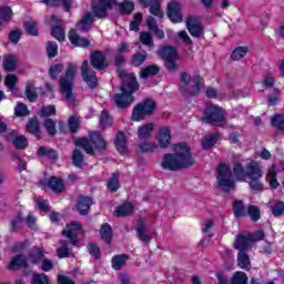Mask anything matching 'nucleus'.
<instances>
[{
    "instance_id": "obj_1",
    "label": "nucleus",
    "mask_w": 284,
    "mask_h": 284,
    "mask_svg": "<svg viewBox=\"0 0 284 284\" xmlns=\"http://www.w3.org/2000/svg\"><path fill=\"white\" fill-rule=\"evenodd\" d=\"M233 174L237 181H247L248 186L253 192H263L265 186L261 179H263V166L256 161L248 162L245 166L241 163L233 165Z\"/></svg>"
},
{
    "instance_id": "obj_2",
    "label": "nucleus",
    "mask_w": 284,
    "mask_h": 284,
    "mask_svg": "<svg viewBox=\"0 0 284 284\" xmlns=\"http://www.w3.org/2000/svg\"><path fill=\"white\" fill-rule=\"evenodd\" d=\"M173 152V154H164L162 159L163 170L179 172V170H185L194 165V158H192V153H190V146L185 143L175 144Z\"/></svg>"
},
{
    "instance_id": "obj_3",
    "label": "nucleus",
    "mask_w": 284,
    "mask_h": 284,
    "mask_svg": "<svg viewBox=\"0 0 284 284\" xmlns=\"http://www.w3.org/2000/svg\"><path fill=\"white\" fill-rule=\"evenodd\" d=\"M118 74L122 81L121 93L114 95V102L118 108H130L134 103V92L139 90V82H136V75L134 73H128L123 69L118 70Z\"/></svg>"
},
{
    "instance_id": "obj_4",
    "label": "nucleus",
    "mask_w": 284,
    "mask_h": 284,
    "mask_svg": "<svg viewBox=\"0 0 284 284\" xmlns=\"http://www.w3.org/2000/svg\"><path fill=\"white\" fill-rule=\"evenodd\" d=\"M75 145H77V148H82V150H84V152H87V154L92 155V154H94V149L92 148V145L97 150H105L108 143L105 142L103 136H101V133L92 132L89 135V140L85 138H81L75 141Z\"/></svg>"
},
{
    "instance_id": "obj_5",
    "label": "nucleus",
    "mask_w": 284,
    "mask_h": 284,
    "mask_svg": "<svg viewBox=\"0 0 284 284\" xmlns=\"http://www.w3.org/2000/svg\"><path fill=\"white\" fill-rule=\"evenodd\" d=\"M180 81L183 83L180 90L184 97H196L201 92V75L192 78L187 72H183L181 73Z\"/></svg>"
},
{
    "instance_id": "obj_6",
    "label": "nucleus",
    "mask_w": 284,
    "mask_h": 284,
    "mask_svg": "<svg viewBox=\"0 0 284 284\" xmlns=\"http://www.w3.org/2000/svg\"><path fill=\"white\" fill-rule=\"evenodd\" d=\"M216 181L217 186L223 192H230L235 187V182L232 178V170L225 163H220V165L217 166Z\"/></svg>"
},
{
    "instance_id": "obj_7",
    "label": "nucleus",
    "mask_w": 284,
    "mask_h": 284,
    "mask_svg": "<svg viewBox=\"0 0 284 284\" xmlns=\"http://www.w3.org/2000/svg\"><path fill=\"white\" fill-rule=\"evenodd\" d=\"M155 111L156 102L150 98H146L134 106L131 120L143 121L146 116H152Z\"/></svg>"
},
{
    "instance_id": "obj_8",
    "label": "nucleus",
    "mask_w": 284,
    "mask_h": 284,
    "mask_svg": "<svg viewBox=\"0 0 284 284\" xmlns=\"http://www.w3.org/2000/svg\"><path fill=\"white\" fill-rule=\"evenodd\" d=\"M77 74V65L69 64L65 75L60 80V90L65 95L67 101L74 103V94H72V82Z\"/></svg>"
},
{
    "instance_id": "obj_9",
    "label": "nucleus",
    "mask_w": 284,
    "mask_h": 284,
    "mask_svg": "<svg viewBox=\"0 0 284 284\" xmlns=\"http://www.w3.org/2000/svg\"><path fill=\"white\" fill-rule=\"evenodd\" d=\"M204 118L210 125H217L219 128H225V125H227L225 110L221 106L209 105L204 112Z\"/></svg>"
},
{
    "instance_id": "obj_10",
    "label": "nucleus",
    "mask_w": 284,
    "mask_h": 284,
    "mask_svg": "<svg viewBox=\"0 0 284 284\" xmlns=\"http://www.w3.org/2000/svg\"><path fill=\"white\" fill-rule=\"evenodd\" d=\"M116 0H93L92 12L98 19H105L108 17V10H112Z\"/></svg>"
},
{
    "instance_id": "obj_11",
    "label": "nucleus",
    "mask_w": 284,
    "mask_h": 284,
    "mask_svg": "<svg viewBox=\"0 0 284 284\" xmlns=\"http://www.w3.org/2000/svg\"><path fill=\"white\" fill-rule=\"evenodd\" d=\"M158 54L165 61V65L170 72H174L176 70V60L179 59V53H176V49L174 47H164Z\"/></svg>"
},
{
    "instance_id": "obj_12",
    "label": "nucleus",
    "mask_w": 284,
    "mask_h": 284,
    "mask_svg": "<svg viewBox=\"0 0 284 284\" xmlns=\"http://www.w3.org/2000/svg\"><path fill=\"white\" fill-rule=\"evenodd\" d=\"M83 234V225L81 223L73 221L67 225V227L62 231V236L70 240L72 245H77L79 243V236Z\"/></svg>"
},
{
    "instance_id": "obj_13",
    "label": "nucleus",
    "mask_w": 284,
    "mask_h": 284,
    "mask_svg": "<svg viewBox=\"0 0 284 284\" xmlns=\"http://www.w3.org/2000/svg\"><path fill=\"white\" fill-rule=\"evenodd\" d=\"M81 77L90 88H97L99 85L97 72H94V70L90 68L88 60H84L82 62Z\"/></svg>"
},
{
    "instance_id": "obj_14",
    "label": "nucleus",
    "mask_w": 284,
    "mask_h": 284,
    "mask_svg": "<svg viewBox=\"0 0 284 284\" xmlns=\"http://www.w3.org/2000/svg\"><path fill=\"white\" fill-rule=\"evenodd\" d=\"M91 65L95 70H105L108 68V58L102 51H93L91 53Z\"/></svg>"
},
{
    "instance_id": "obj_15",
    "label": "nucleus",
    "mask_w": 284,
    "mask_h": 284,
    "mask_svg": "<svg viewBox=\"0 0 284 284\" xmlns=\"http://www.w3.org/2000/svg\"><path fill=\"white\" fill-rule=\"evenodd\" d=\"M172 142V129L170 126H161L158 134V143L160 148H170Z\"/></svg>"
},
{
    "instance_id": "obj_16",
    "label": "nucleus",
    "mask_w": 284,
    "mask_h": 284,
    "mask_svg": "<svg viewBox=\"0 0 284 284\" xmlns=\"http://www.w3.org/2000/svg\"><path fill=\"white\" fill-rule=\"evenodd\" d=\"M168 17L173 23H181L183 16L181 14V4L176 1H172L168 6Z\"/></svg>"
},
{
    "instance_id": "obj_17",
    "label": "nucleus",
    "mask_w": 284,
    "mask_h": 284,
    "mask_svg": "<svg viewBox=\"0 0 284 284\" xmlns=\"http://www.w3.org/2000/svg\"><path fill=\"white\" fill-rule=\"evenodd\" d=\"M186 29L189 30L191 37L199 39L203 37V26L196 22V19L189 17L186 20Z\"/></svg>"
},
{
    "instance_id": "obj_18",
    "label": "nucleus",
    "mask_w": 284,
    "mask_h": 284,
    "mask_svg": "<svg viewBox=\"0 0 284 284\" xmlns=\"http://www.w3.org/2000/svg\"><path fill=\"white\" fill-rule=\"evenodd\" d=\"M144 8H150L151 14L163 19V11L161 10V0H140Z\"/></svg>"
},
{
    "instance_id": "obj_19",
    "label": "nucleus",
    "mask_w": 284,
    "mask_h": 284,
    "mask_svg": "<svg viewBox=\"0 0 284 284\" xmlns=\"http://www.w3.org/2000/svg\"><path fill=\"white\" fill-rule=\"evenodd\" d=\"M252 237H250V233L247 234H240L236 237V241L234 242L235 250H239L240 252H245L246 250H250V246L252 245Z\"/></svg>"
},
{
    "instance_id": "obj_20",
    "label": "nucleus",
    "mask_w": 284,
    "mask_h": 284,
    "mask_svg": "<svg viewBox=\"0 0 284 284\" xmlns=\"http://www.w3.org/2000/svg\"><path fill=\"white\" fill-rule=\"evenodd\" d=\"M72 243L70 240H60V247L57 248V254L60 258H69L72 256Z\"/></svg>"
},
{
    "instance_id": "obj_21",
    "label": "nucleus",
    "mask_w": 284,
    "mask_h": 284,
    "mask_svg": "<svg viewBox=\"0 0 284 284\" xmlns=\"http://www.w3.org/2000/svg\"><path fill=\"white\" fill-rule=\"evenodd\" d=\"M92 205V199L85 195H80L78 197V212H80V214L82 216L88 215V212H90V206Z\"/></svg>"
},
{
    "instance_id": "obj_22",
    "label": "nucleus",
    "mask_w": 284,
    "mask_h": 284,
    "mask_svg": "<svg viewBox=\"0 0 284 284\" xmlns=\"http://www.w3.org/2000/svg\"><path fill=\"white\" fill-rule=\"evenodd\" d=\"M93 23H94V16H92L91 12H87L82 17V19L77 23V28L82 32H88V30L92 28Z\"/></svg>"
},
{
    "instance_id": "obj_23",
    "label": "nucleus",
    "mask_w": 284,
    "mask_h": 284,
    "mask_svg": "<svg viewBox=\"0 0 284 284\" xmlns=\"http://www.w3.org/2000/svg\"><path fill=\"white\" fill-rule=\"evenodd\" d=\"M278 172V165L272 164L268 166L266 172V181L270 183L272 190H276L278 187V180H276V174Z\"/></svg>"
},
{
    "instance_id": "obj_24",
    "label": "nucleus",
    "mask_w": 284,
    "mask_h": 284,
    "mask_svg": "<svg viewBox=\"0 0 284 284\" xmlns=\"http://www.w3.org/2000/svg\"><path fill=\"white\" fill-rule=\"evenodd\" d=\"M69 41L72 45H78L79 48H88L90 45V41L85 38L79 37L74 29L69 32Z\"/></svg>"
},
{
    "instance_id": "obj_25",
    "label": "nucleus",
    "mask_w": 284,
    "mask_h": 284,
    "mask_svg": "<svg viewBox=\"0 0 284 284\" xmlns=\"http://www.w3.org/2000/svg\"><path fill=\"white\" fill-rule=\"evenodd\" d=\"M19 63V58L17 55L7 54L3 58L2 65L6 72H14L17 70V64Z\"/></svg>"
},
{
    "instance_id": "obj_26",
    "label": "nucleus",
    "mask_w": 284,
    "mask_h": 284,
    "mask_svg": "<svg viewBox=\"0 0 284 284\" xmlns=\"http://www.w3.org/2000/svg\"><path fill=\"white\" fill-rule=\"evenodd\" d=\"M26 128L29 134H33V136H36V139L38 140L41 139V128L39 125V120L37 118L30 119Z\"/></svg>"
},
{
    "instance_id": "obj_27",
    "label": "nucleus",
    "mask_w": 284,
    "mask_h": 284,
    "mask_svg": "<svg viewBox=\"0 0 284 284\" xmlns=\"http://www.w3.org/2000/svg\"><path fill=\"white\" fill-rule=\"evenodd\" d=\"M145 61H148V51L141 50V51L135 52L131 57L130 64L133 65V68H141V65H143V63H145Z\"/></svg>"
},
{
    "instance_id": "obj_28",
    "label": "nucleus",
    "mask_w": 284,
    "mask_h": 284,
    "mask_svg": "<svg viewBox=\"0 0 284 284\" xmlns=\"http://www.w3.org/2000/svg\"><path fill=\"white\" fill-rule=\"evenodd\" d=\"M136 236L142 243H150L152 241V237L148 234L145 231V221L139 220L136 225Z\"/></svg>"
},
{
    "instance_id": "obj_29",
    "label": "nucleus",
    "mask_w": 284,
    "mask_h": 284,
    "mask_svg": "<svg viewBox=\"0 0 284 284\" xmlns=\"http://www.w3.org/2000/svg\"><path fill=\"white\" fill-rule=\"evenodd\" d=\"M115 148L120 154L128 152V140L124 132H119L115 136Z\"/></svg>"
},
{
    "instance_id": "obj_30",
    "label": "nucleus",
    "mask_w": 284,
    "mask_h": 284,
    "mask_svg": "<svg viewBox=\"0 0 284 284\" xmlns=\"http://www.w3.org/2000/svg\"><path fill=\"white\" fill-rule=\"evenodd\" d=\"M22 267H28V258L24 255L14 256L9 264V270H21Z\"/></svg>"
},
{
    "instance_id": "obj_31",
    "label": "nucleus",
    "mask_w": 284,
    "mask_h": 284,
    "mask_svg": "<svg viewBox=\"0 0 284 284\" xmlns=\"http://www.w3.org/2000/svg\"><path fill=\"white\" fill-rule=\"evenodd\" d=\"M134 213L132 203L126 202L115 207V216H131Z\"/></svg>"
},
{
    "instance_id": "obj_32",
    "label": "nucleus",
    "mask_w": 284,
    "mask_h": 284,
    "mask_svg": "<svg viewBox=\"0 0 284 284\" xmlns=\"http://www.w3.org/2000/svg\"><path fill=\"white\" fill-rule=\"evenodd\" d=\"M160 69L156 64H151L142 68L140 71V79H150V77H156L159 74Z\"/></svg>"
},
{
    "instance_id": "obj_33",
    "label": "nucleus",
    "mask_w": 284,
    "mask_h": 284,
    "mask_svg": "<svg viewBox=\"0 0 284 284\" xmlns=\"http://www.w3.org/2000/svg\"><path fill=\"white\" fill-rule=\"evenodd\" d=\"M24 94L28 101H31V103H34V101L39 99V94H37V88L34 87V82L32 81L27 82Z\"/></svg>"
},
{
    "instance_id": "obj_34",
    "label": "nucleus",
    "mask_w": 284,
    "mask_h": 284,
    "mask_svg": "<svg viewBox=\"0 0 284 284\" xmlns=\"http://www.w3.org/2000/svg\"><path fill=\"white\" fill-rule=\"evenodd\" d=\"M38 156H45L50 161H57L59 159V154L53 149H48L45 146H40L38 149Z\"/></svg>"
},
{
    "instance_id": "obj_35",
    "label": "nucleus",
    "mask_w": 284,
    "mask_h": 284,
    "mask_svg": "<svg viewBox=\"0 0 284 284\" xmlns=\"http://www.w3.org/2000/svg\"><path fill=\"white\" fill-rule=\"evenodd\" d=\"M48 185L53 192L61 193L64 190L63 181L57 176H51L48 181Z\"/></svg>"
},
{
    "instance_id": "obj_36",
    "label": "nucleus",
    "mask_w": 284,
    "mask_h": 284,
    "mask_svg": "<svg viewBox=\"0 0 284 284\" xmlns=\"http://www.w3.org/2000/svg\"><path fill=\"white\" fill-rule=\"evenodd\" d=\"M237 265L241 267V270H250V265L252 263L250 262V256L245 251H240L237 254Z\"/></svg>"
},
{
    "instance_id": "obj_37",
    "label": "nucleus",
    "mask_w": 284,
    "mask_h": 284,
    "mask_svg": "<svg viewBox=\"0 0 284 284\" xmlns=\"http://www.w3.org/2000/svg\"><path fill=\"white\" fill-rule=\"evenodd\" d=\"M43 258V247H33L29 253V261L37 265Z\"/></svg>"
},
{
    "instance_id": "obj_38",
    "label": "nucleus",
    "mask_w": 284,
    "mask_h": 284,
    "mask_svg": "<svg viewBox=\"0 0 284 284\" xmlns=\"http://www.w3.org/2000/svg\"><path fill=\"white\" fill-rule=\"evenodd\" d=\"M128 254H121V255H114L112 257V267L113 270H121V267H124L125 263H128Z\"/></svg>"
},
{
    "instance_id": "obj_39",
    "label": "nucleus",
    "mask_w": 284,
    "mask_h": 284,
    "mask_svg": "<svg viewBox=\"0 0 284 284\" xmlns=\"http://www.w3.org/2000/svg\"><path fill=\"white\" fill-rule=\"evenodd\" d=\"M23 28L27 34L30 37H39V26L34 22V20H29L23 23Z\"/></svg>"
},
{
    "instance_id": "obj_40",
    "label": "nucleus",
    "mask_w": 284,
    "mask_h": 284,
    "mask_svg": "<svg viewBox=\"0 0 284 284\" xmlns=\"http://www.w3.org/2000/svg\"><path fill=\"white\" fill-rule=\"evenodd\" d=\"M51 36L58 41H65V30L61 28V23L52 24Z\"/></svg>"
},
{
    "instance_id": "obj_41",
    "label": "nucleus",
    "mask_w": 284,
    "mask_h": 284,
    "mask_svg": "<svg viewBox=\"0 0 284 284\" xmlns=\"http://www.w3.org/2000/svg\"><path fill=\"white\" fill-rule=\"evenodd\" d=\"M154 130L153 123H146L139 128L138 130V136L140 139H150V134H152V131Z\"/></svg>"
},
{
    "instance_id": "obj_42",
    "label": "nucleus",
    "mask_w": 284,
    "mask_h": 284,
    "mask_svg": "<svg viewBox=\"0 0 284 284\" xmlns=\"http://www.w3.org/2000/svg\"><path fill=\"white\" fill-rule=\"evenodd\" d=\"M100 234L102 241L106 242L108 245H110V242L112 241V226L110 224L105 223L100 229Z\"/></svg>"
},
{
    "instance_id": "obj_43",
    "label": "nucleus",
    "mask_w": 284,
    "mask_h": 284,
    "mask_svg": "<svg viewBox=\"0 0 284 284\" xmlns=\"http://www.w3.org/2000/svg\"><path fill=\"white\" fill-rule=\"evenodd\" d=\"M216 141H219L217 134L212 133L210 135H206L202 141L203 150H211V148H214V145H216Z\"/></svg>"
},
{
    "instance_id": "obj_44",
    "label": "nucleus",
    "mask_w": 284,
    "mask_h": 284,
    "mask_svg": "<svg viewBox=\"0 0 284 284\" xmlns=\"http://www.w3.org/2000/svg\"><path fill=\"white\" fill-rule=\"evenodd\" d=\"M12 19L11 7H0V26L8 23Z\"/></svg>"
},
{
    "instance_id": "obj_45",
    "label": "nucleus",
    "mask_w": 284,
    "mask_h": 284,
    "mask_svg": "<svg viewBox=\"0 0 284 284\" xmlns=\"http://www.w3.org/2000/svg\"><path fill=\"white\" fill-rule=\"evenodd\" d=\"M271 125L284 132V114H275L271 118Z\"/></svg>"
},
{
    "instance_id": "obj_46",
    "label": "nucleus",
    "mask_w": 284,
    "mask_h": 284,
    "mask_svg": "<svg viewBox=\"0 0 284 284\" xmlns=\"http://www.w3.org/2000/svg\"><path fill=\"white\" fill-rule=\"evenodd\" d=\"M106 187L109 192H116L121 187L119 184V173L112 174L111 179H109Z\"/></svg>"
},
{
    "instance_id": "obj_47",
    "label": "nucleus",
    "mask_w": 284,
    "mask_h": 284,
    "mask_svg": "<svg viewBox=\"0 0 284 284\" xmlns=\"http://www.w3.org/2000/svg\"><path fill=\"white\" fill-rule=\"evenodd\" d=\"M233 212L236 219H243L245 216V205H243V201H235L233 204Z\"/></svg>"
},
{
    "instance_id": "obj_48",
    "label": "nucleus",
    "mask_w": 284,
    "mask_h": 284,
    "mask_svg": "<svg viewBox=\"0 0 284 284\" xmlns=\"http://www.w3.org/2000/svg\"><path fill=\"white\" fill-rule=\"evenodd\" d=\"M43 126L45 128L49 136H55L57 134V123L52 119H45L43 122Z\"/></svg>"
},
{
    "instance_id": "obj_49",
    "label": "nucleus",
    "mask_w": 284,
    "mask_h": 284,
    "mask_svg": "<svg viewBox=\"0 0 284 284\" xmlns=\"http://www.w3.org/2000/svg\"><path fill=\"white\" fill-rule=\"evenodd\" d=\"M232 284H247V274L245 272L237 271L234 273L232 280Z\"/></svg>"
},
{
    "instance_id": "obj_50",
    "label": "nucleus",
    "mask_w": 284,
    "mask_h": 284,
    "mask_svg": "<svg viewBox=\"0 0 284 284\" xmlns=\"http://www.w3.org/2000/svg\"><path fill=\"white\" fill-rule=\"evenodd\" d=\"M248 50L247 47H237L231 54L232 61H239L247 54Z\"/></svg>"
},
{
    "instance_id": "obj_51",
    "label": "nucleus",
    "mask_w": 284,
    "mask_h": 284,
    "mask_svg": "<svg viewBox=\"0 0 284 284\" xmlns=\"http://www.w3.org/2000/svg\"><path fill=\"white\" fill-rule=\"evenodd\" d=\"M140 41L143 45H148V48H154V41L152 40V34H150V32H141Z\"/></svg>"
},
{
    "instance_id": "obj_52",
    "label": "nucleus",
    "mask_w": 284,
    "mask_h": 284,
    "mask_svg": "<svg viewBox=\"0 0 284 284\" xmlns=\"http://www.w3.org/2000/svg\"><path fill=\"white\" fill-rule=\"evenodd\" d=\"M72 163L75 165V168H82L83 166V153L79 150H74L72 154Z\"/></svg>"
},
{
    "instance_id": "obj_53",
    "label": "nucleus",
    "mask_w": 284,
    "mask_h": 284,
    "mask_svg": "<svg viewBox=\"0 0 284 284\" xmlns=\"http://www.w3.org/2000/svg\"><path fill=\"white\" fill-rule=\"evenodd\" d=\"M121 14H132L134 10V3L132 1H124L119 6Z\"/></svg>"
},
{
    "instance_id": "obj_54",
    "label": "nucleus",
    "mask_w": 284,
    "mask_h": 284,
    "mask_svg": "<svg viewBox=\"0 0 284 284\" xmlns=\"http://www.w3.org/2000/svg\"><path fill=\"white\" fill-rule=\"evenodd\" d=\"M247 214L251 219V221H258V219H261V210H258L257 206H254V205H250L247 207Z\"/></svg>"
},
{
    "instance_id": "obj_55",
    "label": "nucleus",
    "mask_w": 284,
    "mask_h": 284,
    "mask_svg": "<svg viewBox=\"0 0 284 284\" xmlns=\"http://www.w3.org/2000/svg\"><path fill=\"white\" fill-rule=\"evenodd\" d=\"M4 83L9 90H14V87L19 83V78L16 74H8L4 78Z\"/></svg>"
},
{
    "instance_id": "obj_56",
    "label": "nucleus",
    "mask_w": 284,
    "mask_h": 284,
    "mask_svg": "<svg viewBox=\"0 0 284 284\" xmlns=\"http://www.w3.org/2000/svg\"><path fill=\"white\" fill-rule=\"evenodd\" d=\"M88 252L91 256H94L97 261L101 258V248H99V245L94 243H89L88 244Z\"/></svg>"
},
{
    "instance_id": "obj_57",
    "label": "nucleus",
    "mask_w": 284,
    "mask_h": 284,
    "mask_svg": "<svg viewBox=\"0 0 284 284\" xmlns=\"http://www.w3.org/2000/svg\"><path fill=\"white\" fill-rule=\"evenodd\" d=\"M68 125H69L71 134H77V132L79 130V118H77L75 115H71L69 118Z\"/></svg>"
},
{
    "instance_id": "obj_58",
    "label": "nucleus",
    "mask_w": 284,
    "mask_h": 284,
    "mask_svg": "<svg viewBox=\"0 0 284 284\" xmlns=\"http://www.w3.org/2000/svg\"><path fill=\"white\" fill-rule=\"evenodd\" d=\"M54 114H57V109L54 108V105L43 106L40 110V116H43L45 119H48V116H54Z\"/></svg>"
},
{
    "instance_id": "obj_59",
    "label": "nucleus",
    "mask_w": 284,
    "mask_h": 284,
    "mask_svg": "<svg viewBox=\"0 0 284 284\" xmlns=\"http://www.w3.org/2000/svg\"><path fill=\"white\" fill-rule=\"evenodd\" d=\"M21 223H23V215L21 213H18L16 217L11 220V232H17Z\"/></svg>"
},
{
    "instance_id": "obj_60",
    "label": "nucleus",
    "mask_w": 284,
    "mask_h": 284,
    "mask_svg": "<svg viewBox=\"0 0 284 284\" xmlns=\"http://www.w3.org/2000/svg\"><path fill=\"white\" fill-rule=\"evenodd\" d=\"M13 145L18 150H23V149L28 148V139H26V136H23V135L17 136L13 140Z\"/></svg>"
},
{
    "instance_id": "obj_61",
    "label": "nucleus",
    "mask_w": 284,
    "mask_h": 284,
    "mask_svg": "<svg viewBox=\"0 0 284 284\" xmlns=\"http://www.w3.org/2000/svg\"><path fill=\"white\" fill-rule=\"evenodd\" d=\"M100 125L102 128H110V125H112V120H110V114L108 111H102L100 115Z\"/></svg>"
},
{
    "instance_id": "obj_62",
    "label": "nucleus",
    "mask_w": 284,
    "mask_h": 284,
    "mask_svg": "<svg viewBox=\"0 0 284 284\" xmlns=\"http://www.w3.org/2000/svg\"><path fill=\"white\" fill-rule=\"evenodd\" d=\"M33 284H50L48 276L45 274L34 273L32 277Z\"/></svg>"
},
{
    "instance_id": "obj_63",
    "label": "nucleus",
    "mask_w": 284,
    "mask_h": 284,
    "mask_svg": "<svg viewBox=\"0 0 284 284\" xmlns=\"http://www.w3.org/2000/svg\"><path fill=\"white\" fill-rule=\"evenodd\" d=\"M141 152H154L159 145H156L154 142H143L139 145Z\"/></svg>"
},
{
    "instance_id": "obj_64",
    "label": "nucleus",
    "mask_w": 284,
    "mask_h": 284,
    "mask_svg": "<svg viewBox=\"0 0 284 284\" xmlns=\"http://www.w3.org/2000/svg\"><path fill=\"white\" fill-rule=\"evenodd\" d=\"M14 112L16 116H28V106L23 103H18Z\"/></svg>"
}]
</instances>
